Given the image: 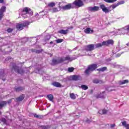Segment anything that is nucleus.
<instances>
[{
	"label": "nucleus",
	"mask_w": 129,
	"mask_h": 129,
	"mask_svg": "<svg viewBox=\"0 0 129 129\" xmlns=\"http://www.w3.org/2000/svg\"><path fill=\"white\" fill-rule=\"evenodd\" d=\"M19 12H21V13H19L20 16H22L24 18H29L31 16H33V11L28 7L23 8L22 11V10H19Z\"/></svg>",
	"instance_id": "1"
},
{
	"label": "nucleus",
	"mask_w": 129,
	"mask_h": 129,
	"mask_svg": "<svg viewBox=\"0 0 129 129\" xmlns=\"http://www.w3.org/2000/svg\"><path fill=\"white\" fill-rule=\"evenodd\" d=\"M98 67L97 64L96 63H93L92 64H90L88 66L87 69L85 71V74L88 75L91 72H93Z\"/></svg>",
	"instance_id": "2"
},
{
	"label": "nucleus",
	"mask_w": 129,
	"mask_h": 129,
	"mask_svg": "<svg viewBox=\"0 0 129 129\" xmlns=\"http://www.w3.org/2000/svg\"><path fill=\"white\" fill-rule=\"evenodd\" d=\"M128 34V32H127V30H126V26H124L120 29H118V32H114V35L115 36H116V35H122L123 36H124V35Z\"/></svg>",
	"instance_id": "3"
},
{
	"label": "nucleus",
	"mask_w": 129,
	"mask_h": 129,
	"mask_svg": "<svg viewBox=\"0 0 129 129\" xmlns=\"http://www.w3.org/2000/svg\"><path fill=\"white\" fill-rule=\"evenodd\" d=\"M30 25V23L28 21H25L24 22L18 24L16 25V28L17 30L19 31H21V30H23L25 27H27V26H29Z\"/></svg>",
	"instance_id": "4"
},
{
	"label": "nucleus",
	"mask_w": 129,
	"mask_h": 129,
	"mask_svg": "<svg viewBox=\"0 0 129 129\" xmlns=\"http://www.w3.org/2000/svg\"><path fill=\"white\" fill-rule=\"evenodd\" d=\"M12 70H14L16 73H19V74L23 75L24 74V70L22 69H21L20 67L17 66L16 64H13Z\"/></svg>",
	"instance_id": "5"
},
{
	"label": "nucleus",
	"mask_w": 129,
	"mask_h": 129,
	"mask_svg": "<svg viewBox=\"0 0 129 129\" xmlns=\"http://www.w3.org/2000/svg\"><path fill=\"white\" fill-rule=\"evenodd\" d=\"M95 44H89L87 45L85 47V50L87 52H91V51H93V50H95Z\"/></svg>",
	"instance_id": "6"
},
{
	"label": "nucleus",
	"mask_w": 129,
	"mask_h": 129,
	"mask_svg": "<svg viewBox=\"0 0 129 129\" xmlns=\"http://www.w3.org/2000/svg\"><path fill=\"white\" fill-rule=\"evenodd\" d=\"M74 4H69L66 6H62L61 9L64 11H67L68 10H70L71 9H74Z\"/></svg>",
	"instance_id": "7"
},
{
	"label": "nucleus",
	"mask_w": 129,
	"mask_h": 129,
	"mask_svg": "<svg viewBox=\"0 0 129 129\" xmlns=\"http://www.w3.org/2000/svg\"><path fill=\"white\" fill-rule=\"evenodd\" d=\"M103 44H104V46H113V44H114V41L112 39H109L108 40L103 41Z\"/></svg>",
	"instance_id": "8"
},
{
	"label": "nucleus",
	"mask_w": 129,
	"mask_h": 129,
	"mask_svg": "<svg viewBox=\"0 0 129 129\" xmlns=\"http://www.w3.org/2000/svg\"><path fill=\"white\" fill-rule=\"evenodd\" d=\"M100 8L104 13H105V14L109 13V10L107 9V7H106L104 4L100 5Z\"/></svg>",
	"instance_id": "9"
},
{
	"label": "nucleus",
	"mask_w": 129,
	"mask_h": 129,
	"mask_svg": "<svg viewBox=\"0 0 129 129\" xmlns=\"http://www.w3.org/2000/svg\"><path fill=\"white\" fill-rule=\"evenodd\" d=\"M25 89V86H17L14 87V90L16 92H22Z\"/></svg>",
	"instance_id": "10"
},
{
	"label": "nucleus",
	"mask_w": 129,
	"mask_h": 129,
	"mask_svg": "<svg viewBox=\"0 0 129 129\" xmlns=\"http://www.w3.org/2000/svg\"><path fill=\"white\" fill-rule=\"evenodd\" d=\"M73 5L74 6H76V7H79L80 8V7H82L83 6V2L81 1V0H78V1H75L73 3Z\"/></svg>",
	"instance_id": "11"
},
{
	"label": "nucleus",
	"mask_w": 129,
	"mask_h": 129,
	"mask_svg": "<svg viewBox=\"0 0 129 129\" xmlns=\"http://www.w3.org/2000/svg\"><path fill=\"white\" fill-rule=\"evenodd\" d=\"M87 10H88L89 12H97V11L99 10V8L97 6H94L93 7H88Z\"/></svg>",
	"instance_id": "12"
},
{
	"label": "nucleus",
	"mask_w": 129,
	"mask_h": 129,
	"mask_svg": "<svg viewBox=\"0 0 129 129\" xmlns=\"http://www.w3.org/2000/svg\"><path fill=\"white\" fill-rule=\"evenodd\" d=\"M64 61H73V60H75V59H77V57L76 56H73L70 57L69 55H67L66 57L64 58Z\"/></svg>",
	"instance_id": "13"
},
{
	"label": "nucleus",
	"mask_w": 129,
	"mask_h": 129,
	"mask_svg": "<svg viewBox=\"0 0 129 129\" xmlns=\"http://www.w3.org/2000/svg\"><path fill=\"white\" fill-rule=\"evenodd\" d=\"M6 10L7 7L5 6H2L0 9V17H1V19H3V17H4V13L6 12Z\"/></svg>",
	"instance_id": "14"
},
{
	"label": "nucleus",
	"mask_w": 129,
	"mask_h": 129,
	"mask_svg": "<svg viewBox=\"0 0 129 129\" xmlns=\"http://www.w3.org/2000/svg\"><path fill=\"white\" fill-rule=\"evenodd\" d=\"M80 77L79 76L77 75H73L69 77V79L70 80H74V81H77L78 80H79V78Z\"/></svg>",
	"instance_id": "15"
},
{
	"label": "nucleus",
	"mask_w": 129,
	"mask_h": 129,
	"mask_svg": "<svg viewBox=\"0 0 129 129\" xmlns=\"http://www.w3.org/2000/svg\"><path fill=\"white\" fill-rule=\"evenodd\" d=\"M5 76H6V74H5V70H1L0 78H2V80H3V81H6V78L5 77Z\"/></svg>",
	"instance_id": "16"
},
{
	"label": "nucleus",
	"mask_w": 129,
	"mask_h": 129,
	"mask_svg": "<svg viewBox=\"0 0 129 129\" xmlns=\"http://www.w3.org/2000/svg\"><path fill=\"white\" fill-rule=\"evenodd\" d=\"M25 94H22L19 97L16 98V101L17 102L23 101V100L25 99Z\"/></svg>",
	"instance_id": "17"
},
{
	"label": "nucleus",
	"mask_w": 129,
	"mask_h": 129,
	"mask_svg": "<svg viewBox=\"0 0 129 129\" xmlns=\"http://www.w3.org/2000/svg\"><path fill=\"white\" fill-rule=\"evenodd\" d=\"M68 32H69V27L66 30L63 29L59 30L58 33L63 35H67V34H68Z\"/></svg>",
	"instance_id": "18"
},
{
	"label": "nucleus",
	"mask_w": 129,
	"mask_h": 129,
	"mask_svg": "<svg viewBox=\"0 0 129 129\" xmlns=\"http://www.w3.org/2000/svg\"><path fill=\"white\" fill-rule=\"evenodd\" d=\"M93 30H91V29H90V28H87L86 29L84 30V32L86 34H92L93 33Z\"/></svg>",
	"instance_id": "19"
},
{
	"label": "nucleus",
	"mask_w": 129,
	"mask_h": 129,
	"mask_svg": "<svg viewBox=\"0 0 129 129\" xmlns=\"http://www.w3.org/2000/svg\"><path fill=\"white\" fill-rule=\"evenodd\" d=\"M105 92H103L102 93L98 95L96 97L97 98H105Z\"/></svg>",
	"instance_id": "20"
},
{
	"label": "nucleus",
	"mask_w": 129,
	"mask_h": 129,
	"mask_svg": "<svg viewBox=\"0 0 129 129\" xmlns=\"http://www.w3.org/2000/svg\"><path fill=\"white\" fill-rule=\"evenodd\" d=\"M32 20L33 22H35V21H38V20H40V17H39V14L36 13L35 14V16L32 18Z\"/></svg>",
	"instance_id": "21"
},
{
	"label": "nucleus",
	"mask_w": 129,
	"mask_h": 129,
	"mask_svg": "<svg viewBox=\"0 0 129 129\" xmlns=\"http://www.w3.org/2000/svg\"><path fill=\"white\" fill-rule=\"evenodd\" d=\"M52 85H53V86H54L55 87H62V85H61V84L57 82H53L52 83Z\"/></svg>",
	"instance_id": "22"
},
{
	"label": "nucleus",
	"mask_w": 129,
	"mask_h": 129,
	"mask_svg": "<svg viewBox=\"0 0 129 129\" xmlns=\"http://www.w3.org/2000/svg\"><path fill=\"white\" fill-rule=\"evenodd\" d=\"M121 48L119 46V45H118L113 50V54H116L117 52H119L120 51Z\"/></svg>",
	"instance_id": "23"
},
{
	"label": "nucleus",
	"mask_w": 129,
	"mask_h": 129,
	"mask_svg": "<svg viewBox=\"0 0 129 129\" xmlns=\"http://www.w3.org/2000/svg\"><path fill=\"white\" fill-rule=\"evenodd\" d=\"M95 45V49H97V48H101L102 46H104V44H103V42H102V43H97Z\"/></svg>",
	"instance_id": "24"
},
{
	"label": "nucleus",
	"mask_w": 129,
	"mask_h": 129,
	"mask_svg": "<svg viewBox=\"0 0 129 129\" xmlns=\"http://www.w3.org/2000/svg\"><path fill=\"white\" fill-rule=\"evenodd\" d=\"M57 64H59L58 59L55 58L52 59L51 65L55 66V65H57Z\"/></svg>",
	"instance_id": "25"
},
{
	"label": "nucleus",
	"mask_w": 129,
	"mask_h": 129,
	"mask_svg": "<svg viewBox=\"0 0 129 129\" xmlns=\"http://www.w3.org/2000/svg\"><path fill=\"white\" fill-rule=\"evenodd\" d=\"M126 83H128V81L127 80H124L123 81H119V84L120 85H122L123 84H126Z\"/></svg>",
	"instance_id": "26"
},
{
	"label": "nucleus",
	"mask_w": 129,
	"mask_h": 129,
	"mask_svg": "<svg viewBox=\"0 0 129 129\" xmlns=\"http://www.w3.org/2000/svg\"><path fill=\"white\" fill-rule=\"evenodd\" d=\"M49 11L51 13H58V12L60 11V9L59 10H58V8H54L51 9H50Z\"/></svg>",
	"instance_id": "27"
},
{
	"label": "nucleus",
	"mask_w": 129,
	"mask_h": 129,
	"mask_svg": "<svg viewBox=\"0 0 129 129\" xmlns=\"http://www.w3.org/2000/svg\"><path fill=\"white\" fill-rule=\"evenodd\" d=\"M93 83H95L96 84H98V83H102V81L100 80L95 79L93 80Z\"/></svg>",
	"instance_id": "28"
},
{
	"label": "nucleus",
	"mask_w": 129,
	"mask_h": 129,
	"mask_svg": "<svg viewBox=\"0 0 129 129\" xmlns=\"http://www.w3.org/2000/svg\"><path fill=\"white\" fill-rule=\"evenodd\" d=\"M7 105V101H2L0 102V109H2L4 106Z\"/></svg>",
	"instance_id": "29"
},
{
	"label": "nucleus",
	"mask_w": 129,
	"mask_h": 129,
	"mask_svg": "<svg viewBox=\"0 0 129 129\" xmlns=\"http://www.w3.org/2000/svg\"><path fill=\"white\" fill-rule=\"evenodd\" d=\"M121 122H122V125H123V126H124V127H126V129H129V124H126V121H124Z\"/></svg>",
	"instance_id": "30"
},
{
	"label": "nucleus",
	"mask_w": 129,
	"mask_h": 129,
	"mask_svg": "<svg viewBox=\"0 0 129 129\" xmlns=\"http://www.w3.org/2000/svg\"><path fill=\"white\" fill-rule=\"evenodd\" d=\"M99 114H106L107 110L105 109L100 110L99 111Z\"/></svg>",
	"instance_id": "31"
},
{
	"label": "nucleus",
	"mask_w": 129,
	"mask_h": 129,
	"mask_svg": "<svg viewBox=\"0 0 129 129\" xmlns=\"http://www.w3.org/2000/svg\"><path fill=\"white\" fill-rule=\"evenodd\" d=\"M47 97L50 101H53V99H54V96L52 94H49L47 96Z\"/></svg>",
	"instance_id": "32"
},
{
	"label": "nucleus",
	"mask_w": 129,
	"mask_h": 129,
	"mask_svg": "<svg viewBox=\"0 0 129 129\" xmlns=\"http://www.w3.org/2000/svg\"><path fill=\"white\" fill-rule=\"evenodd\" d=\"M117 0H104V2L107 3L108 4H112L116 2Z\"/></svg>",
	"instance_id": "33"
},
{
	"label": "nucleus",
	"mask_w": 129,
	"mask_h": 129,
	"mask_svg": "<svg viewBox=\"0 0 129 129\" xmlns=\"http://www.w3.org/2000/svg\"><path fill=\"white\" fill-rule=\"evenodd\" d=\"M40 127L41 129H49L50 128V125H41L40 126Z\"/></svg>",
	"instance_id": "34"
},
{
	"label": "nucleus",
	"mask_w": 129,
	"mask_h": 129,
	"mask_svg": "<svg viewBox=\"0 0 129 129\" xmlns=\"http://www.w3.org/2000/svg\"><path fill=\"white\" fill-rule=\"evenodd\" d=\"M96 70L97 71L103 72V71H105V70H106V67H103L101 68L97 69Z\"/></svg>",
	"instance_id": "35"
},
{
	"label": "nucleus",
	"mask_w": 129,
	"mask_h": 129,
	"mask_svg": "<svg viewBox=\"0 0 129 129\" xmlns=\"http://www.w3.org/2000/svg\"><path fill=\"white\" fill-rule=\"evenodd\" d=\"M81 87L82 89H83V90H87V89H88V86H87L85 85H82L81 86Z\"/></svg>",
	"instance_id": "36"
},
{
	"label": "nucleus",
	"mask_w": 129,
	"mask_h": 129,
	"mask_svg": "<svg viewBox=\"0 0 129 129\" xmlns=\"http://www.w3.org/2000/svg\"><path fill=\"white\" fill-rule=\"evenodd\" d=\"M106 90H107V91H113V89H112V87L107 86L106 87Z\"/></svg>",
	"instance_id": "37"
},
{
	"label": "nucleus",
	"mask_w": 129,
	"mask_h": 129,
	"mask_svg": "<svg viewBox=\"0 0 129 129\" xmlns=\"http://www.w3.org/2000/svg\"><path fill=\"white\" fill-rule=\"evenodd\" d=\"M50 39H51V35L47 34L45 38V41H49Z\"/></svg>",
	"instance_id": "38"
},
{
	"label": "nucleus",
	"mask_w": 129,
	"mask_h": 129,
	"mask_svg": "<svg viewBox=\"0 0 129 129\" xmlns=\"http://www.w3.org/2000/svg\"><path fill=\"white\" fill-rule=\"evenodd\" d=\"M70 96L72 99H76V96H75V94L74 93H71L70 95Z\"/></svg>",
	"instance_id": "39"
},
{
	"label": "nucleus",
	"mask_w": 129,
	"mask_h": 129,
	"mask_svg": "<svg viewBox=\"0 0 129 129\" xmlns=\"http://www.w3.org/2000/svg\"><path fill=\"white\" fill-rule=\"evenodd\" d=\"M117 7H118V4H113L110 6V8H112V10H114V9H115Z\"/></svg>",
	"instance_id": "40"
},
{
	"label": "nucleus",
	"mask_w": 129,
	"mask_h": 129,
	"mask_svg": "<svg viewBox=\"0 0 129 129\" xmlns=\"http://www.w3.org/2000/svg\"><path fill=\"white\" fill-rule=\"evenodd\" d=\"M35 73H41V68H37L35 70Z\"/></svg>",
	"instance_id": "41"
},
{
	"label": "nucleus",
	"mask_w": 129,
	"mask_h": 129,
	"mask_svg": "<svg viewBox=\"0 0 129 129\" xmlns=\"http://www.w3.org/2000/svg\"><path fill=\"white\" fill-rule=\"evenodd\" d=\"M48 7H50L51 8H53V7H55V4L54 2H51L48 5Z\"/></svg>",
	"instance_id": "42"
},
{
	"label": "nucleus",
	"mask_w": 129,
	"mask_h": 129,
	"mask_svg": "<svg viewBox=\"0 0 129 129\" xmlns=\"http://www.w3.org/2000/svg\"><path fill=\"white\" fill-rule=\"evenodd\" d=\"M55 42H56L57 44H59V43H62L63 42V39H58L55 40Z\"/></svg>",
	"instance_id": "43"
},
{
	"label": "nucleus",
	"mask_w": 129,
	"mask_h": 129,
	"mask_svg": "<svg viewBox=\"0 0 129 129\" xmlns=\"http://www.w3.org/2000/svg\"><path fill=\"white\" fill-rule=\"evenodd\" d=\"M34 117H36V118H41L43 117V116L39 115L37 114H34Z\"/></svg>",
	"instance_id": "44"
},
{
	"label": "nucleus",
	"mask_w": 129,
	"mask_h": 129,
	"mask_svg": "<svg viewBox=\"0 0 129 129\" xmlns=\"http://www.w3.org/2000/svg\"><path fill=\"white\" fill-rule=\"evenodd\" d=\"M68 72H73L74 71V69L72 67V68H69L68 69Z\"/></svg>",
	"instance_id": "45"
},
{
	"label": "nucleus",
	"mask_w": 129,
	"mask_h": 129,
	"mask_svg": "<svg viewBox=\"0 0 129 129\" xmlns=\"http://www.w3.org/2000/svg\"><path fill=\"white\" fill-rule=\"evenodd\" d=\"M13 31H14V29L13 28H9L7 30V32L8 33H12V32H13Z\"/></svg>",
	"instance_id": "46"
},
{
	"label": "nucleus",
	"mask_w": 129,
	"mask_h": 129,
	"mask_svg": "<svg viewBox=\"0 0 129 129\" xmlns=\"http://www.w3.org/2000/svg\"><path fill=\"white\" fill-rule=\"evenodd\" d=\"M1 121H2V122H3L5 124L7 123V119H6V118H2L1 119Z\"/></svg>",
	"instance_id": "47"
},
{
	"label": "nucleus",
	"mask_w": 129,
	"mask_h": 129,
	"mask_svg": "<svg viewBox=\"0 0 129 129\" xmlns=\"http://www.w3.org/2000/svg\"><path fill=\"white\" fill-rule=\"evenodd\" d=\"M58 63H62V62H64V61H65V59L63 58H60L59 59H58Z\"/></svg>",
	"instance_id": "48"
},
{
	"label": "nucleus",
	"mask_w": 129,
	"mask_h": 129,
	"mask_svg": "<svg viewBox=\"0 0 129 129\" xmlns=\"http://www.w3.org/2000/svg\"><path fill=\"white\" fill-rule=\"evenodd\" d=\"M117 4H118V6H119V5H123V4H124V1H120Z\"/></svg>",
	"instance_id": "49"
},
{
	"label": "nucleus",
	"mask_w": 129,
	"mask_h": 129,
	"mask_svg": "<svg viewBox=\"0 0 129 129\" xmlns=\"http://www.w3.org/2000/svg\"><path fill=\"white\" fill-rule=\"evenodd\" d=\"M27 41H28V39H27V38H22V42L23 43H26V42H27Z\"/></svg>",
	"instance_id": "50"
},
{
	"label": "nucleus",
	"mask_w": 129,
	"mask_h": 129,
	"mask_svg": "<svg viewBox=\"0 0 129 129\" xmlns=\"http://www.w3.org/2000/svg\"><path fill=\"white\" fill-rule=\"evenodd\" d=\"M127 32L129 33V24L125 26Z\"/></svg>",
	"instance_id": "51"
},
{
	"label": "nucleus",
	"mask_w": 129,
	"mask_h": 129,
	"mask_svg": "<svg viewBox=\"0 0 129 129\" xmlns=\"http://www.w3.org/2000/svg\"><path fill=\"white\" fill-rule=\"evenodd\" d=\"M83 2H84V3H91L92 0H83Z\"/></svg>",
	"instance_id": "52"
},
{
	"label": "nucleus",
	"mask_w": 129,
	"mask_h": 129,
	"mask_svg": "<svg viewBox=\"0 0 129 129\" xmlns=\"http://www.w3.org/2000/svg\"><path fill=\"white\" fill-rule=\"evenodd\" d=\"M123 52H122L121 53H118L116 55V57L117 58L118 57H120V55H121V54H123Z\"/></svg>",
	"instance_id": "53"
},
{
	"label": "nucleus",
	"mask_w": 129,
	"mask_h": 129,
	"mask_svg": "<svg viewBox=\"0 0 129 129\" xmlns=\"http://www.w3.org/2000/svg\"><path fill=\"white\" fill-rule=\"evenodd\" d=\"M35 53H36V54H40V53H41V50H36Z\"/></svg>",
	"instance_id": "54"
},
{
	"label": "nucleus",
	"mask_w": 129,
	"mask_h": 129,
	"mask_svg": "<svg viewBox=\"0 0 129 129\" xmlns=\"http://www.w3.org/2000/svg\"><path fill=\"white\" fill-rule=\"evenodd\" d=\"M36 50L35 49H31V51L33 52V53H36Z\"/></svg>",
	"instance_id": "55"
},
{
	"label": "nucleus",
	"mask_w": 129,
	"mask_h": 129,
	"mask_svg": "<svg viewBox=\"0 0 129 129\" xmlns=\"http://www.w3.org/2000/svg\"><path fill=\"white\" fill-rule=\"evenodd\" d=\"M115 126V124H111L110 127H114Z\"/></svg>",
	"instance_id": "56"
},
{
	"label": "nucleus",
	"mask_w": 129,
	"mask_h": 129,
	"mask_svg": "<svg viewBox=\"0 0 129 129\" xmlns=\"http://www.w3.org/2000/svg\"><path fill=\"white\" fill-rule=\"evenodd\" d=\"M124 50H125V52H127V51H128V47H125Z\"/></svg>",
	"instance_id": "57"
},
{
	"label": "nucleus",
	"mask_w": 129,
	"mask_h": 129,
	"mask_svg": "<svg viewBox=\"0 0 129 129\" xmlns=\"http://www.w3.org/2000/svg\"><path fill=\"white\" fill-rule=\"evenodd\" d=\"M86 122H87L88 123H90V122H91V120H89V119H87L86 120Z\"/></svg>",
	"instance_id": "58"
},
{
	"label": "nucleus",
	"mask_w": 129,
	"mask_h": 129,
	"mask_svg": "<svg viewBox=\"0 0 129 129\" xmlns=\"http://www.w3.org/2000/svg\"><path fill=\"white\" fill-rule=\"evenodd\" d=\"M67 81H68V80L67 78H64L63 79V81H64V82H67Z\"/></svg>",
	"instance_id": "59"
},
{
	"label": "nucleus",
	"mask_w": 129,
	"mask_h": 129,
	"mask_svg": "<svg viewBox=\"0 0 129 129\" xmlns=\"http://www.w3.org/2000/svg\"><path fill=\"white\" fill-rule=\"evenodd\" d=\"M12 103V100H9V101H8V104H10V103Z\"/></svg>",
	"instance_id": "60"
},
{
	"label": "nucleus",
	"mask_w": 129,
	"mask_h": 129,
	"mask_svg": "<svg viewBox=\"0 0 129 129\" xmlns=\"http://www.w3.org/2000/svg\"><path fill=\"white\" fill-rule=\"evenodd\" d=\"M4 2V0H0V4H3Z\"/></svg>",
	"instance_id": "61"
},
{
	"label": "nucleus",
	"mask_w": 129,
	"mask_h": 129,
	"mask_svg": "<svg viewBox=\"0 0 129 129\" xmlns=\"http://www.w3.org/2000/svg\"><path fill=\"white\" fill-rule=\"evenodd\" d=\"M112 66H113V67H115V66H116V63H114V64H112Z\"/></svg>",
	"instance_id": "62"
},
{
	"label": "nucleus",
	"mask_w": 129,
	"mask_h": 129,
	"mask_svg": "<svg viewBox=\"0 0 129 129\" xmlns=\"http://www.w3.org/2000/svg\"><path fill=\"white\" fill-rule=\"evenodd\" d=\"M77 50V47H75V48H74L73 50Z\"/></svg>",
	"instance_id": "63"
},
{
	"label": "nucleus",
	"mask_w": 129,
	"mask_h": 129,
	"mask_svg": "<svg viewBox=\"0 0 129 129\" xmlns=\"http://www.w3.org/2000/svg\"><path fill=\"white\" fill-rule=\"evenodd\" d=\"M126 46H129V42L128 43H126Z\"/></svg>",
	"instance_id": "64"
}]
</instances>
